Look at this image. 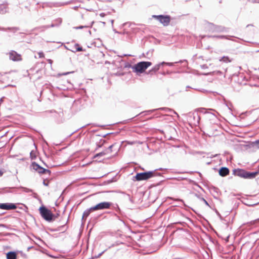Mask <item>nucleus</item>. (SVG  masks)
<instances>
[{
    "mask_svg": "<svg viewBox=\"0 0 259 259\" xmlns=\"http://www.w3.org/2000/svg\"><path fill=\"white\" fill-rule=\"evenodd\" d=\"M10 60L13 61H21L22 57L15 51H11L8 54Z\"/></svg>",
    "mask_w": 259,
    "mask_h": 259,
    "instance_id": "nucleus-8",
    "label": "nucleus"
},
{
    "mask_svg": "<svg viewBox=\"0 0 259 259\" xmlns=\"http://www.w3.org/2000/svg\"><path fill=\"white\" fill-rule=\"evenodd\" d=\"M30 157L32 159H35L36 158L35 154L33 153L32 151L30 153Z\"/></svg>",
    "mask_w": 259,
    "mask_h": 259,
    "instance_id": "nucleus-19",
    "label": "nucleus"
},
{
    "mask_svg": "<svg viewBox=\"0 0 259 259\" xmlns=\"http://www.w3.org/2000/svg\"><path fill=\"white\" fill-rule=\"evenodd\" d=\"M16 208V205L13 203H2L0 204V208L2 209L11 210Z\"/></svg>",
    "mask_w": 259,
    "mask_h": 259,
    "instance_id": "nucleus-9",
    "label": "nucleus"
},
{
    "mask_svg": "<svg viewBox=\"0 0 259 259\" xmlns=\"http://www.w3.org/2000/svg\"><path fill=\"white\" fill-rule=\"evenodd\" d=\"M3 174V172L0 170V177H1Z\"/></svg>",
    "mask_w": 259,
    "mask_h": 259,
    "instance_id": "nucleus-22",
    "label": "nucleus"
},
{
    "mask_svg": "<svg viewBox=\"0 0 259 259\" xmlns=\"http://www.w3.org/2000/svg\"><path fill=\"white\" fill-rule=\"evenodd\" d=\"M152 65L150 62H140L136 64L133 69L137 73H142L144 72L146 69Z\"/></svg>",
    "mask_w": 259,
    "mask_h": 259,
    "instance_id": "nucleus-3",
    "label": "nucleus"
},
{
    "mask_svg": "<svg viewBox=\"0 0 259 259\" xmlns=\"http://www.w3.org/2000/svg\"><path fill=\"white\" fill-rule=\"evenodd\" d=\"M93 208V206L90 208L89 209L86 210L85 211H84L83 214V217H87L89 215V214L91 213V212L96 211L95 210L92 209Z\"/></svg>",
    "mask_w": 259,
    "mask_h": 259,
    "instance_id": "nucleus-13",
    "label": "nucleus"
},
{
    "mask_svg": "<svg viewBox=\"0 0 259 259\" xmlns=\"http://www.w3.org/2000/svg\"><path fill=\"white\" fill-rule=\"evenodd\" d=\"M203 200L205 202V203H206V204L208 205V203H207V201L205 199H203Z\"/></svg>",
    "mask_w": 259,
    "mask_h": 259,
    "instance_id": "nucleus-23",
    "label": "nucleus"
},
{
    "mask_svg": "<svg viewBox=\"0 0 259 259\" xmlns=\"http://www.w3.org/2000/svg\"><path fill=\"white\" fill-rule=\"evenodd\" d=\"M153 17L159 20L164 26H167L170 21V17L169 16L153 15Z\"/></svg>",
    "mask_w": 259,
    "mask_h": 259,
    "instance_id": "nucleus-6",
    "label": "nucleus"
},
{
    "mask_svg": "<svg viewBox=\"0 0 259 259\" xmlns=\"http://www.w3.org/2000/svg\"><path fill=\"white\" fill-rule=\"evenodd\" d=\"M38 55L39 58H44L45 57V55L43 53V52H39L38 53Z\"/></svg>",
    "mask_w": 259,
    "mask_h": 259,
    "instance_id": "nucleus-17",
    "label": "nucleus"
},
{
    "mask_svg": "<svg viewBox=\"0 0 259 259\" xmlns=\"http://www.w3.org/2000/svg\"><path fill=\"white\" fill-rule=\"evenodd\" d=\"M75 48L76 49V51L79 52L83 51L82 47H80L79 44H76L75 45Z\"/></svg>",
    "mask_w": 259,
    "mask_h": 259,
    "instance_id": "nucleus-16",
    "label": "nucleus"
},
{
    "mask_svg": "<svg viewBox=\"0 0 259 259\" xmlns=\"http://www.w3.org/2000/svg\"><path fill=\"white\" fill-rule=\"evenodd\" d=\"M112 203L110 202H100L95 206H93V208L92 209L95 210L96 211L105 209H109L112 206Z\"/></svg>",
    "mask_w": 259,
    "mask_h": 259,
    "instance_id": "nucleus-5",
    "label": "nucleus"
},
{
    "mask_svg": "<svg viewBox=\"0 0 259 259\" xmlns=\"http://www.w3.org/2000/svg\"><path fill=\"white\" fill-rule=\"evenodd\" d=\"M105 142V141L104 140H103V144Z\"/></svg>",
    "mask_w": 259,
    "mask_h": 259,
    "instance_id": "nucleus-25",
    "label": "nucleus"
},
{
    "mask_svg": "<svg viewBox=\"0 0 259 259\" xmlns=\"http://www.w3.org/2000/svg\"><path fill=\"white\" fill-rule=\"evenodd\" d=\"M31 167L32 168L38 172L39 174H47L48 173L49 174H50L51 171L49 169H45L40 165H39L37 163L34 162H32L31 164Z\"/></svg>",
    "mask_w": 259,
    "mask_h": 259,
    "instance_id": "nucleus-7",
    "label": "nucleus"
},
{
    "mask_svg": "<svg viewBox=\"0 0 259 259\" xmlns=\"http://www.w3.org/2000/svg\"><path fill=\"white\" fill-rule=\"evenodd\" d=\"M220 60L225 63L230 62L231 61V60L228 57H223Z\"/></svg>",
    "mask_w": 259,
    "mask_h": 259,
    "instance_id": "nucleus-15",
    "label": "nucleus"
},
{
    "mask_svg": "<svg viewBox=\"0 0 259 259\" xmlns=\"http://www.w3.org/2000/svg\"><path fill=\"white\" fill-rule=\"evenodd\" d=\"M219 172L221 176L225 177L229 174V169L227 167H222Z\"/></svg>",
    "mask_w": 259,
    "mask_h": 259,
    "instance_id": "nucleus-10",
    "label": "nucleus"
},
{
    "mask_svg": "<svg viewBox=\"0 0 259 259\" xmlns=\"http://www.w3.org/2000/svg\"><path fill=\"white\" fill-rule=\"evenodd\" d=\"M48 61H49V63H52V61L51 60H50H50H48Z\"/></svg>",
    "mask_w": 259,
    "mask_h": 259,
    "instance_id": "nucleus-24",
    "label": "nucleus"
},
{
    "mask_svg": "<svg viewBox=\"0 0 259 259\" xmlns=\"http://www.w3.org/2000/svg\"><path fill=\"white\" fill-rule=\"evenodd\" d=\"M100 15L101 17H104V16L105 15V14L104 13H101V14H100Z\"/></svg>",
    "mask_w": 259,
    "mask_h": 259,
    "instance_id": "nucleus-21",
    "label": "nucleus"
},
{
    "mask_svg": "<svg viewBox=\"0 0 259 259\" xmlns=\"http://www.w3.org/2000/svg\"><path fill=\"white\" fill-rule=\"evenodd\" d=\"M160 64H158L155 66L151 70L149 71V73H152L153 72H156L157 71H158L159 69Z\"/></svg>",
    "mask_w": 259,
    "mask_h": 259,
    "instance_id": "nucleus-14",
    "label": "nucleus"
},
{
    "mask_svg": "<svg viewBox=\"0 0 259 259\" xmlns=\"http://www.w3.org/2000/svg\"><path fill=\"white\" fill-rule=\"evenodd\" d=\"M7 259H17V253L14 251H10L7 253Z\"/></svg>",
    "mask_w": 259,
    "mask_h": 259,
    "instance_id": "nucleus-12",
    "label": "nucleus"
},
{
    "mask_svg": "<svg viewBox=\"0 0 259 259\" xmlns=\"http://www.w3.org/2000/svg\"><path fill=\"white\" fill-rule=\"evenodd\" d=\"M233 173L235 176L244 179H253L259 174V171L250 172L243 169L237 168L233 170Z\"/></svg>",
    "mask_w": 259,
    "mask_h": 259,
    "instance_id": "nucleus-1",
    "label": "nucleus"
},
{
    "mask_svg": "<svg viewBox=\"0 0 259 259\" xmlns=\"http://www.w3.org/2000/svg\"><path fill=\"white\" fill-rule=\"evenodd\" d=\"M113 146H114V145H112L108 147V149H106L105 151L102 152H100L99 153L97 154L95 156V157H98V156H103V155H105L107 153H108L109 152H111V151H112L111 149H112V148Z\"/></svg>",
    "mask_w": 259,
    "mask_h": 259,
    "instance_id": "nucleus-11",
    "label": "nucleus"
},
{
    "mask_svg": "<svg viewBox=\"0 0 259 259\" xmlns=\"http://www.w3.org/2000/svg\"><path fill=\"white\" fill-rule=\"evenodd\" d=\"M39 212L41 217L46 221L51 222L54 220L55 217L50 210L45 206H41L39 209Z\"/></svg>",
    "mask_w": 259,
    "mask_h": 259,
    "instance_id": "nucleus-2",
    "label": "nucleus"
},
{
    "mask_svg": "<svg viewBox=\"0 0 259 259\" xmlns=\"http://www.w3.org/2000/svg\"><path fill=\"white\" fill-rule=\"evenodd\" d=\"M154 176V172L153 171H147L145 172L138 173L134 177V179L136 181H141L144 180H147Z\"/></svg>",
    "mask_w": 259,
    "mask_h": 259,
    "instance_id": "nucleus-4",
    "label": "nucleus"
},
{
    "mask_svg": "<svg viewBox=\"0 0 259 259\" xmlns=\"http://www.w3.org/2000/svg\"><path fill=\"white\" fill-rule=\"evenodd\" d=\"M249 2H250L251 3H259V0H248Z\"/></svg>",
    "mask_w": 259,
    "mask_h": 259,
    "instance_id": "nucleus-20",
    "label": "nucleus"
},
{
    "mask_svg": "<svg viewBox=\"0 0 259 259\" xmlns=\"http://www.w3.org/2000/svg\"><path fill=\"white\" fill-rule=\"evenodd\" d=\"M253 145L259 148V139L253 143Z\"/></svg>",
    "mask_w": 259,
    "mask_h": 259,
    "instance_id": "nucleus-18",
    "label": "nucleus"
}]
</instances>
